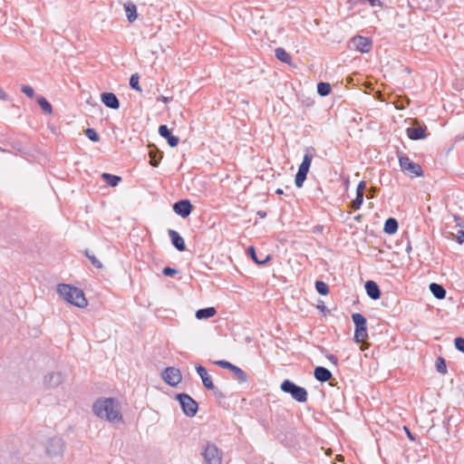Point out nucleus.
<instances>
[{
    "label": "nucleus",
    "mask_w": 464,
    "mask_h": 464,
    "mask_svg": "<svg viewBox=\"0 0 464 464\" xmlns=\"http://www.w3.org/2000/svg\"><path fill=\"white\" fill-rule=\"evenodd\" d=\"M371 194H374L376 192V188H371Z\"/></svg>",
    "instance_id": "680f3d73"
},
{
    "label": "nucleus",
    "mask_w": 464,
    "mask_h": 464,
    "mask_svg": "<svg viewBox=\"0 0 464 464\" xmlns=\"http://www.w3.org/2000/svg\"><path fill=\"white\" fill-rule=\"evenodd\" d=\"M172 208L178 216L186 218L192 213L194 207L189 199L184 198L176 201Z\"/></svg>",
    "instance_id": "f8f14e48"
},
{
    "label": "nucleus",
    "mask_w": 464,
    "mask_h": 464,
    "mask_svg": "<svg viewBox=\"0 0 464 464\" xmlns=\"http://www.w3.org/2000/svg\"><path fill=\"white\" fill-rule=\"evenodd\" d=\"M271 464H274V463H271Z\"/></svg>",
    "instance_id": "0e129e2a"
},
{
    "label": "nucleus",
    "mask_w": 464,
    "mask_h": 464,
    "mask_svg": "<svg viewBox=\"0 0 464 464\" xmlns=\"http://www.w3.org/2000/svg\"><path fill=\"white\" fill-rule=\"evenodd\" d=\"M162 274L165 276L174 277L175 276H177L179 274V270L177 268H175V267L165 266L162 269Z\"/></svg>",
    "instance_id": "a19ab883"
},
{
    "label": "nucleus",
    "mask_w": 464,
    "mask_h": 464,
    "mask_svg": "<svg viewBox=\"0 0 464 464\" xmlns=\"http://www.w3.org/2000/svg\"><path fill=\"white\" fill-rule=\"evenodd\" d=\"M406 134L408 138L411 140H424L428 137V129L425 125L415 128L409 127L406 129Z\"/></svg>",
    "instance_id": "f3484780"
},
{
    "label": "nucleus",
    "mask_w": 464,
    "mask_h": 464,
    "mask_svg": "<svg viewBox=\"0 0 464 464\" xmlns=\"http://www.w3.org/2000/svg\"><path fill=\"white\" fill-rule=\"evenodd\" d=\"M411 251V243L409 242L407 246H406V252L410 253Z\"/></svg>",
    "instance_id": "bf43d9fd"
},
{
    "label": "nucleus",
    "mask_w": 464,
    "mask_h": 464,
    "mask_svg": "<svg viewBox=\"0 0 464 464\" xmlns=\"http://www.w3.org/2000/svg\"><path fill=\"white\" fill-rule=\"evenodd\" d=\"M168 235L170 238L172 246L179 252H183L186 250V243L184 238L180 236V234L174 230L169 229Z\"/></svg>",
    "instance_id": "aec40b11"
},
{
    "label": "nucleus",
    "mask_w": 464,
    "mask_h": 464,
    "mask_svg": "<svg viewBox=\"0 0 464 464\" xmlns=\"http://www.w3.org/2000/svg\"><path fill=\"white\" fill-rule=\"evenodd\" d=\"M173 100V97L172 96H163V95H160L157 98V101L159 102H162L164 103H169V102H171Z\"/></svg>",
    "instance_id": "de8ad7c7"
},
{
    "label": "nucleus",
    "mask_w": 464,
    "mask_h": 464,
    "mask_svg": "<svg viewBox=\"0 0 464 464\" xmlns=\"http://www.w3.org/2000/svg\"><path fill=\"white\" fill-rule=\"evenodd\" d=\"M174 399L179 401L182 412L187 417H194L198 411V403L188 393H176Z\"/></svg>",
    "instance_id": "0eeeda50"
},
{
    "label": "nucleus",
    "mask_w": 464,
    "mask_h": 464,
    "mask_svg": "<svg viewBox=\"0 0 464 464\" xmlns=\"http://www.w3.org/2000/svg\"><path fill=\"white\" fill-rule=\"evenodd\" d=\"M36 102L40 106L41 110L44 113L51 115L53 113V106L52 104L47 101L46 98L40 95L36 98Z\"/></svg>",
    "instance_id": "cd10ccee"
},
{
    "label": "nucleus",
    "mask_w": 464,
    "mask_h": 464,
    "mask_svg": "<svg viewBox=\"0 0 464 464\" xmlns=\"http://www.w3.org/2000/svg\"><path fill=\"white\" fill-rule=\"evenodd\" d=\"M367 184L364 180H361L356 187V194L357 195H364L363 191L366 189Z\"/></svg>",
    "instance_id": "37998d69"
},
{
    "label": "nucleus",
    "mask_w": 464,
    "mask_h": 464,
    "mask_svg": "<svg viewBox=\"0 0 464 464\" xmlns=\"http://www.w3.org/2000/svg\"><path fill=\"white\" fill-rule=\"evenodd\" d=\"M314 376L320 382H330L331 386L334 385L332 372L324 366H316L314 370Z\"/></svg>",
    "instance_id": "dca6fc26"
},
{
    "label": "nucleus",
    "mask_w": 464,
    "mask_h": 464,
    "mask_svg": "<svg viewBox=\"0 0 464 464\" xmlns=\"http://www.w3.org/2000/svg\"><path fill=\"white\" fill-rule=\"evenodd\" d=\"M399 228V222L395 218H388L383 226V232L387 235H394Z\"/></svg>",
    "instance_id": "5701e85b"
},
{
    "label": "nucleus",
    "mask_w": 464,
    "mask_h": 464,
    "mask_svg": "<svg viewBox=\"0 0 464 464\" xmlns=\"http://www.w3.org/2000/svg\"><path fill=\"white\" fill-rule=\"evenodd\" d=\"M85 135L92 142H98L101 140L99 133L93 128H87L85 130Z\"/></svg>",
    "instance_id": "c9c22d12"
},
{
    "label": "nucleus",
    "mask_w": 464,
    "mask_h": 464,
    "mask_svg": "<svg viewBox=\"0 0 464 464\" xmlns=\"http://www.w3.org/2000/svg\"><path fill=\"white\" fill-rule=\"evenodd\" d=\"M20 90L30 99H33L35 95L34 88L30 85L22 84Z\"/></svg>",
    "instance_id": "ea45409f"
},
{
    "label": "nucleus",
    "mask_w": 464,
    "mask_h": 464,
    "mask_svg": "<svg viewBox=\"0 0 464 464\" xmlns=\"http://www.w3.org/2000/svg\"><path fill=\"white\" fill-rule=\"evenodd\" d=\"M355 49L362 53H368L372 49V40L370 37L356 35L352 38Z\"/></svg>",
    "instance_id": "ddd939ff"
},
{
    "label": "nucleus",
    "mask_w": 464,
    "mask_h": 464,
    "mask_svg": "<svg viewBox=\"0 0 464 464\" xmlns=\"http://www.w3.org/2000/svg\"><path fill=\"white\" fill-rule=\"evenodd\" d=\"M162 380L171 387H176L182 380L179 369L175 367H166L161 372Z\"/></svg>",
    "instance_id": "1a4fd4ad"
},
{
    "label": "nucleus",
    "mask_w": 464,
    "mask_h": 464,
    "mask_svg": "<svg viewBox=\"0 0 464 464\" xmlns=\"http://www.w3.org/2000/svg\"><path fill=\"white\" fill-rule=\"evenodd\" d=\"M217 314V309L213 306L200 308L196 311V318L198 320H207Z\"/></svg>",
    "instance_id": "4be33fe9"
},
{
    "label": "nucleus",
    "mask_w": 464,
    "mask_h": 464,
    "mask_svg": "<svg viewBox=\"0 0 464 464\" xmlns=\"http://www.w3.org/2000/svg\"><path fill=\"white\" fill-rule=\"evenodd\" d=\"M364 288H365L367 295L372 300L376 301L381 298L382 291H381L379 285L375 281H373V280L366 281L364 284Z\"/></svg>",
    "instance_id": "412c9836"
},
{
    "label": "nucleus",
    "mask_w": 464,
    "mask_h": 464,
    "mask_svg": "<svg viewBox=\"0 0 464 464\" xmlns=\"http://www.w3.org/2000/svg\"><path fill=\"white\" fill-rule=\"evenodd\" d=\"M352 320L354 324L353 341L356 343H362L368 338L367 319L361 313H353Z\"/></svg>",
    "instance_id": "39448f33"
},
{
    "label": "nucleus",
    "mask_w": 464,
    "mask_h": 464,
    "mask_svg": "<svg viewBox=\"0 0 464 464\" xmlns=\"http://www.w3.org/2000/svg\"><path fill=\"white\" fill-rule=\"evenodd\" d=\"M430 291L439 300H442L446 297V289L442 285L437 283H430L429 285Z\"/></svg>",
    "instance_id": "393cba45"
},
{
    "label": "nucleus",
    "mask_w": 464,
    "mask_h": 464,
    "mask_svg": "<svg viewBox=\"0 0 464 464\" xmlns=\"http://www.w3.org/2000/svg\"><path fill=\"white\" fill-rule=\"evenodd\" d=\"M396 155L399 160V165L402 171L408 172L409 174L417 178L424 176L422 168L419 163L412 161L407 155H405L399 149H397L396 150Z\"/></svg>",
    "instance_id": "423d86ee"
},
{
    "label": "nucleus",
    "mask_w": 464,
    "mask_h": 464,
    "mask_svg": "<svg viewBox=\"0 0 464 464\" xmlns=\"http://www.w3.org/2000/svg\"><path fill=\"white\" fill-rule=\"evenodd\" d=\"M65 381V375L61 372H51L44 376L45 389H56Z\"/></svg>",
    "instance_id": "9d476101"
},
{
    "label": "nucleus",
    "mask_w": 464,
    "mask_h": 464,
    "mask_svg": "<svg viewBox=\"0 0 464 464\" xmlns=\"http://www.w3.org/2000/svg\"><path fill=\"white\" fill-rule=\"evenodd\" d=\"M195 369H196L197 373L201 378L203 386L207 390H214L215 384L212 381L211 376L208 373L207 369L201 364H196Z\"/></svg>",
    "instance_id": "6ab92c4d"
},
{
    "label": "nucleus",
    "mask_w": 464,
    "mask_h": 464,
    "mask_svg": "<svg viewBox=\"0 0 464 464\" xmlns=\"http://www.w3.org/2000/svg\"><path fill=\"white\" fill-rule=\"evenodd\" d=\"M101 177H102V179L109 187H111V188L117 187L120 184V182L121 181V177L114 175V174L107 173V172H103Z\"/></svg>",
    "instance_id": "a878e982"
},
{
    "label": "nucleus",
    "mask_w": 464,
    "mask_h": 464,
    "mask_svg": "<svg viewBox=\"0 0 464 464\" xmlns=\"http://www.w3.org/2000/svg\"><path fill=\"white\" fill-rule=\"evenodd\" d=\"M334 366H338V358L332 354V353H327L326 356H325Z\"/></svg>",
    "instance_id": "a18cd8bd"
},
{
    "label": "nucleus",
    "mask_w": 464,
    "mask_h": 464,
    "mask_svg": "<svg viewBox=\"0 0 464 464\" xmlns=\"http://www.w3.org/2000/svg\"><path fill=\"white\" fill-rule=\"evenodd\" d=\"M256 215L260 218H265L266 217V212L265 210H258L256 212Z\"/></svg>",
    "instance_id": "603ef678"
},
{
    "label": "nucleus",
    "mask_w": 464,
    "mask_h": 464,
    "mask_svg": "<svg viewBox=\"0 0 464 464\" xmlns=\"http://www.w3.org/2000/svg\"><path fill=\"white\" fill-rule=\"evenodd\" d=\"M209 391L212 392L218 404H221L222 401L227 398V395L222 391L218 390L216 386L214 390Z\"/></svg>",
    "instance_id": "58836bf2"
},
{
    "label": "nucleus",
    "mask_w": 464,
    "mask_h": 464,
    "mask_svg": "<svg viewBox=\"0 0 464 464\" xmlns=\"http://www.w3.org/2000/svg\"><path fill=\"white\" fill-rule=\"evenodd\" d=\"M92 411L98 417L105 419L109 422L124 423L120 403L116 398H99L93 403Z\"/></svg>",
    "instance_id": "f257e3e1"
},
{
    "label": "nucleus",
    "mask_w": 464,
    "mask_h": 464,
    "mask_svg": "<svg viewBox=\"0 0 464 464\" xmlns=\"http://www.w3.org/2000/svg\"><path fill=\"white\" fill-rule=\"evenodd\" d=\"M324 229V226L322 225H317L314 227L313 231L314 232H322Z\"/></svg>",
    "instance_id": "864d4df0"
},
{
    "label": "nucleus",
    "mask_w": 464,
    "mask_h": 464,
    "mask_svg": "<svg viewBox=\"0 0 464 464\" xmlns=\"http://www.w3.org/2000/svg\"><path fill=\"white\" fill-rule=\"evenodd\" d=\"M82 253L84 256H86L89 259V261L94 267L98 269L102 268V263L94 255L91 254L88 249H85Z\"/></svg>",
    "instance_id": "473e14b6"
},
{
    "label": "nucleus",
    "mask_w": 464,
    "mask_h": 464,
    "mask_svg": "<svg viewBox=\"0 0 464 464\" xmlns=\"http://www.w3.org/2000/svg\"><path fill=\"white\" fill-rule=\"evenodd\" d=\"M353 219L356 221V222H361L362 220V214H358L356 216L353 217Z\"/></svg>",
    "instance_id": "5fc2aeb1"
},
{
    "label": "nucleus",
    "mask_w": 464,
    "mask_h": 464,
    "mask_svg": "<svg viewBox=\"0 0 464 464\" xmlns=\"http://www.w3.org/2000/svg\"><path fill=\"white\" fill-rule=\"evenodd\" d=\"M231 372L234 375V379L237 380L239 383H244L248 381V375L246 372L237 365L235 369L231 371Z\"/></svg>",
    "instance_id": "c756f323"
},
{
    "label": "nucleus",
    "mask_w": 464,
    "mask_h": 464,
    "mask_svg": "<svg viewBox=\"0 0 464 464\" xmlns=\"http://www.w3.org/2000/svg\"><path fill=\"white\" fill-rule=\"evenodd\" d=\"M101 101L107 108L112 110H118L121 107L120 100L113 92H102L101 94Z\"/></svg>",
    "instance_id": "a211bd4d"
},
{
    "label": "nucleus",
    "mask_w": 464,
    "mask_h": 464,
    "mask_svg": "<svg viewBox=\"0 0 464 464\" xmlns=\"http://www.w3.org/2000/svg\"><path fill=\"white\" fill-rule=\"evenodd\" d=\"M454 220L457 227L464 228V221L459 215H454Z\"/></svg>",
    "instance_id": "49530a36"
},
{
    "label": "nucleus",
    "mask_w": 464,
    "mask_h": 464,
    "mask_svg": "<svg viewBox=\"0 0 464 464\" xmlns=\"http://www.w3.org/2000/svg\"><path fill=\"white\" fill-rule=\"evenodd\" d=\"M139 80H140L139 74L138 73H133V74H131V76L130 78L129 84H130V87L132 90H135L137 92H141V88H140Z\"/></svg>",
    "instance_id": "f704fd0d"
},
{
    "label": "nucleus",
    "mask_w": 464,
    "mask_h": 464,
    "mask_svg": "<svg viewBox=\"0 0 464 464\" xmlns=\"http://www.w3.org/2000/svg\"><path fill=\"white\" fill-rule=\"evenodd\" d=\"M455 348L464 353V337L458 336L454 339Z\"/></svg>",
    "instance_id": "79ce46f5"
},
{
    "label": "nucleus",
    "mask_w": 464,
    "mask_h": 464,
    "mask_svg": "<svg viewBox=\"0 0 464 464\" xmlns=\"http://www.w3.org/2000/svg\"><path fill=\"white\" fill-rule=\"evenodd\" d=\"M124 10L126 13L127 19L130 23H132L137 19V17H138L137 6L133 2L128 1L127 3H125Z\"/></svg>",
    "instance_id": "b1692460"
},
{
    "label": "nucleus",
    "mask_w": 464,
    "mask_h": 464,
    "mask_svg": "<svg viewBox=\"0 0 464 464\" xmlns=\"http://www.w3.org/2000/svg\"><path fill=\"white\" fill-rule=\"evenodd\" d=\"M280 389L283 392L289 394L292 399L297 402L304 403L308 400L307 390L289 379H285L281 382Z\"/></svg>",
    "instance_id": "7ed1b4c3"
},
{
    "label": "nucleus",
    "mask_w": 464,
    "mask_h": 464,
    "mask_svg": "<svg viewBox=\"0 0 464 464\" xmlns=\"http://www.w3.org/2000/svg\"><path fill=\"white\" fill-rule=\"evenodd\" d=\"M321 311H326V306L324 304H322L321 306H318Z\"/></svg>",
    "instance_id": "052dcab7"
},
{
    "label": "nucleus",
    "mask_w": 464,
    "mask_h": 464,
    "mask_svg": "<svg viewBox=\"0 0 464 464\" xmlns=\"http://www.w3.org/2000/svg\"><path fill=\"white\" fill-rule=\"evenodd\" d=\"M363 198L364 195L356 194L355 198L350 203V207L354 210L360 209L363 203Z\"/></svg>",
    "instance_id": "e433bc0d"
},
{
    "label": "nucleus",
    "mask_w": 464,
    "mask_h": 464,
    "mask_svg": "<svg viewBox=\"0 0 464 464\" xmlns=\"http://www.w3.org/2000/svg\"><path fill=\"white\" fill-rule=\"evenodd\" d=\"M158 131L160 137L167 140L169 147L175 148L179 145V138L173 135L171 130L166 124L160 125Z\"/></svg>",
    "instance_id": "2eb2a0df"
},
{
    "label": "nucleus",
    "mask_w": 464,
    "mask_h": 464,
    "mask_svg": "<svg viewBox=\"0 0 464 464\" xmlns=\"http://www.w3.org/2000/svg\"><path fill=\"white\" fill-rule=\"evenodd\" d=\"M57 292L70 304L79 308H84L88 305L83 291L76 286L68 284H59Z\"/></svg>",
    "instance_id": "f03ea898"
},
{
    "label": "nucleus",
    "mask_w": 464,
    "mask_h": 464,
    "mask_svg": "<svg viewBox=\"0 0 464 464\" xmlns=\"http://www.w3.org/2000/svg\"><path fill=\"white\" fill-rule=\"evenodd\" d=\"M320 352L326 356L327 353H329L328 350L324 347H320Z\"/></svg>",
    "instance_id": "4d7b16f0"
},
{
    "label": "nucleus",
    "mask_w": 464,
    "mask_h": 464,
    "mask_svg": "<svg viewBox=\"0 0 464 464\" xmlns=\"http://www.w3.org/2000/svg\"><path fill=\"white\" fill-rule=\"evenodd\" d=\"M246 253L247 256L257 266H265L273 259V256L270 254L266 256L260 254V256H258L254 246H249L246 248Z\"/></svg>",
    "instance_id": "4468645a"
},
{
    "label": "nucleus",
    "mask_w": 464,
    "mask_h": 464,
    "mask_svg": "<svg viewBox=\"0 0 464 464\" xmlns=\"http://www.w3.org/2000/svg\"><path fill=\"white\" fill-rule=\"evenodd\" d=\"M150 165L158 167L162 159V152L157 149L150 150L149 152Z\"/></svg>",
    "instance_id": "c85d7f7f"
},
{
    "label": "nucleus",
    "mask_w": 464,
    "mask_h": 464,
    "mask_svg": "<svg viewBox=\"0 0 464 464\" xmlns=\"http://www.w3.org/2000/svg\"><path fill=\"white\" fill-rule=\"evenodd\" d=\"M455 240L458 244L459 245H462L464 244V230H459L456 237H455Z\"/></svg>",
    "instance_id": "c03bdc74"
},
{
    "label": "nucleus",
    "mask_w": 464,
    "mask_h": 464,
    "mask_svg": "<svg viewBox=\"0 0 464 464\" xmlns=\"http://www.w3.org/2000/svg\"><path fill=\"white\" fill-rule=\"evenodd\" d=\"M0 100L6 102L9 100V96L1 87H0Z\"/></svg>",
    "instance_id": "8fccbe9b"
},
{
    "label": "nucleus",
    "mask_w": 464,
    "mask_h": 464,
    "mask_svg": "<svg viewBox=\"0 0 464 464\" xmlns=\"http://www.w3.org/2000/svg\"><path fill=\"white\" fill-rule=\"evenodd\" d=\"M314 287L316 292L321 295H327L329 294L330 289L328 285L322 280H316Z\"/></svg>",
    "instance_id": "2f4dec72"
},
{
    "label": "nucleus",
    "mask_w": 464,
    "mask_h": 464,
    "mask_svg": "<svg viewBox=\"0 0 464 464\" xmlns=\"http://www.w3.org/2000/svg\"><path fill=\"white\" fill-rule=\"evenodd\" d=\"M435 367L436 371L441 374H446L448 372L446 360L441 356L437 358Z\"/></svg>",
    "instance_id": "72a5a7b5"
},
{
    "label": "nucleus",
    "mask_w": 464,
    "mask_h": 464,
    "mask_svg": "<svg viewBox=\"0 0 464 464\" xmlns=\"http://www.w3.org/2000/svg\"><path fill=\"white\" fill-rule=\"evenodd\" d=\"M317 93L321 97L328 96L332 92V86L329 82H319L317 83Z\"/></svg>",
    "instance_id": "7c9ffc66"
},
{
    "label": "nucleus",
    "mask_w": 464,
    "mask_h": 464,
    "mask_svg": "<svg viewBox=\"0 0 464 464\" xmlns=\"http://www.w3.org/2000/svg\"><path fill=\"white\" fill-rule=\"evenodd\" d=\"M207 464H221V457L218 447L210 442H208L202 452Z\"/></svg>",
    "instance_id": "9b49d317"
},
{
    "label": "nucleus",
    "mask_w": 464,
    "mask_h": 464,
    "mask_svg": "<svg viewBox=\"0 0 464 464\" xmlns=\"http://www.w3.org/2000/svg\"><path fill=\"white\" fill-rule=\"evenodd\" d=\"M343 185H344V187H345V189H348L349 185H350V179H349V178H348V177H347L346 179H344V180H343Z\"/></svg>",
    "instance_id": "6e6d98bb"
},
{
    "label": "nucleus",
    "mask_w": 464,
    "mask_h": 464,
    "mask_svg": "<svg viewBox=\"0 0 464 464\" xmlns=\"http://www.w3.org/2000/svg\"><path fill=\"white\" fill-rule=\"evenodd\" d=\"M404 430H405V431H406V433H407V437H408L411 440L414 441V440H416V438H415V436L411 432L410 429H409V428H407V427H404Z\"/></svg>",
    "instance_id": "3c124183"
},
{
    "label": "nucleus",
    "mask_w": 464,
    "mask_h": 464,
    "mask_svg": "<svg viewBox=\"0 0 464 464\" xmlns=\"http://www.w3.org/2000/svg\"><path fill=\"white\" fill-rule=\"evenodd\" d=\"M276 193L277 195H283V194H284V190H283L282 188H276Z\"/></svg>",
    "instance_id": "13d9d810"
},
{
    "label": "nucleus",
    "mask_w": 464,
    "mask_h": 464,
    "mask_svg": "<svg viewBox=\"0 0 464 464\" xmlns=\"http://www.w3.org/2000/svg\"><path fill=\"white\" fill-rule=\"evenodd\" d=\"M214 363L216 365H218V367L222 368V369H226V370H228V371H232L233 369H235L236 365L233 364L232 362H228V361H226V360H218V361H216L214 362Z\"/></svg>",
    "instance_id": "4c0bfd02"
},
{
    "label": "nucleus",
    "mask_w": 464,
    "mask_h": 464,
    "mask_svg": "<svg viewBox=\"0 0 464 464\" xmlns=\"http://www.w3.org/2000/svg\"><path fill=\"white\" fill-rule=\"evenodd\" d=\"M405 71H406V72H411V69L407 67V68L405 69Z\"/></svg>",
    "instance_id": "e2e57ef3"
},
{
    "label": "nucleus",
    "mask_w": 464,
    "mask_h": 464,
    "mask_svg": "<svg viewBox=\"0 0 464 464\" xmlns=\"http://www.w3.org/2000/svg\"><path fill=\"white\" fill-rule=\"evenodd\" d=\"M314 151V147H307L305 149V153L303 157V160L298 167V170L295 174V184L296 188H301L304 186V183L307 178V174L309 172L312 160H313V152Z\"/></svg>",
    "instance_id": "20e7f679"
},
{
    "label": "nucleus",
    "mask_w": 464,
    "mask_h": 464,
    "mask_svg": "<svg viewBox=\"0 0 464 464\" xmlns=\"http://www.w3.org/2000/svg\"><path fill=\"white\" fill-rule=\"evenodd\" d=\"M65 449V443L60 437L50 438L45 445V453L50 458L62 456Z\"/></svg>",
    "instance_id": "6e6552de"
},
{
    "label": "nucleus",
    "mask_w": 464,
    "mask_h": 464,
    "mask_svg": "<svg viewBox=\"0 0 464 464\" xmlns=\"http://www.w3.org/2000/svg\"><path fill=\"white\" fill-rule=\"evenodd\" d=\"M275 56L277 60L284 63L291 64L292 63L291 55L282 47H277L275 50Z\"/></svg>",
    "instance_id": "bb28decb"
},
{
    "label": "nucleus",
    "mask_w": 464,
    "mask_h": 464,
    "mask_svg": "<svg viewBox=\"0 0 464 464\" xmlns=\"http://www.w3.org/2000/svg\"><path fill=\"white\" fill-rule=\"evenodd\" d=\"M408 5L411 8H419L420 1L419 0H408Z\"/></svg>",
    "instance_id": "09e8293b"
}]
</instances>
